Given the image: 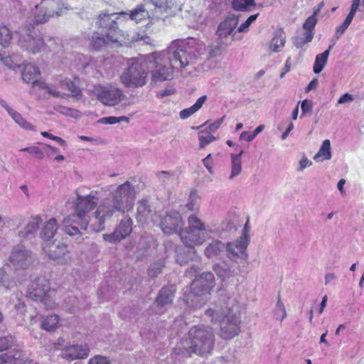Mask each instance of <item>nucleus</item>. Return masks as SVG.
I'll return each mask as SVG.
<instances>
[{"instance_id":"1","label":"nucleus","mask_w":364,"mask_h":364,"mask_svg":"<svg viewBox=\"0 0 364 364\" xmlns=\"http://www.w3.org/2000/svg\"><path fill=\"white\" fill-rule=\"evenodd\" d=\"M237 300L230 296H222L214 304V308L208 309L205 314L213 323H220V337L231 339L240 332V315L235 311Z\"/></svg>"},{"instance_id":"2","label":"nucleus","mask_w":364,"mask_h":364,"mask_svg":"<svg viewBox=\"0 0 364 364\" xmlns=\"http://www.w3.org/2000/svg\"><path fill=\"white\" fill-rule=\"evenodd\" d=\"M134 187L128 181L119 186L112 193V198L103 199L96 209L98 218L97 228H100L107 219L110 218L116 212L125 213L132 210L134 206Z\"/></svg>"},{"instance_id":"3","label":"nucleus","mask_w":364,"mask_h":364,"mask_svg":"<svg viewBox=\"0 0 364 364\" xmlns=\"http://www.w3.org/2000/svg\"><path fill=\"white\" fill-rule=\"evenodd\" d=\"M190 346L186 349L187 353L200 356L211 353L214 348L215 335L211 328L198 324L190 328L188 333Z\"/></svg>"},{"instance_id":"4","label":"nucleus","mask_w":364,"mask_h":364,"mask_svg":"<svg viewBox=\"0 0 364 364\" xmlns=\"http://www.w3.org/2000/svg\"><path fill=\"white\" fill-rule=\"evenodd\" d=\"M215 284L214 275L211 272H205L197 275L193 279L188 289V294L185 292L184 301L187 305L193 302L196 297L210 294Z\"/></svg>"},{"instance_id":"5","label":"nucleus","mask_w":364,"mask_h":364,"mask_svg":"<svg viewBox=\"0 0 364 364\" xmlns=\"http://www.w3.org/2000/svg\"><path fill=\"white\" fill-rule=\"evenodd\" d=\"M171 66H162L152 73L154 82L171 80L173 77L174 68H185L188 65V56L186 50L177 49L170 60Z\"/></svg>"},{"instance_id":"6","label":"nucleus","mask_w":364,"mask_h":364,"mask_svg":"<svg viewBox=\"0 0 364 364\" xmlns=\"http://www.w3.org/2000/svg\"><path fill=\"white\" fill-rule=\"evenodd\" d=\"M33 253L23 245L13 247L6 264L17 273L27 269L34 262Z\"/></svg>"},{"instance_id":"7","label":"nucleus","mask_w":364,"mask_h":364,"mask_svg":"<svg viewBox=\"0 0 364 364\" xmlns=\"http://www.w3.org/2000/svg\"><path fill=\"white\" fill-rule=\"evenodd\" d=\"M134 38V35L129 38L128 33H124L122 31L113 35H111V33H107L105 36L99 33H94L90 38V46L94 50H99L114 43H119L120 46L128 45L133 42Z\"/></svg>"},{"instance_id":"8","label":"nucleus","mask_w":364,"mask_h":364,"mask_svg":"<svg viewBox=\"0 0 364 364\" xmlns=\"http://www.w3.org/2000/svg\"><path fill=\"white\" fill-rule=\"evenodd\" d=\"M77 198L74 203V210L85 219H90L92 217L91 213L95 208L99 200L97 193L92 191L87 196H81L76 191Z\"/></svg>"},{"instance_id":"9","label":"nucleus","mask_w":364,"mask_h":364,"mask_svg":"<svg viewBox=\"0 0 364 364\" xmlns=\"http://www.w3.org/2000/svg\"><path fill=\"white\" fill-rule=\"evenodd\" d=\"M136 16V9H132L129 13L127 11H122L118 14H101L98 20L96 22L97 26L100 28H105L108 31L107 33H111V35L114 33H118L120 31H117V25L116 22V19H119V17H124L126 19H135Z\"/></svg>"},{"instance_id":"10","label":"nucleus","mask_w":364,"mask_h":364,"mask_svg":"<svg viewBox=\"0 0 364 364\" xmlns=\"http://www.w3.org/2000/svg\"><path fill=\"white\" fill-rule=\"evenodd\" d=\"M18 45L23 50L32 54L46 51V46L45 39L40 34L33 35L27 32L19 34Z\"/></svg>"},{"instance_id":"11","label":"nucleus","mask_w":364,"mask_h":364,"mask_svg":"<svg viewBox=\"0 0 364 364\" xmlns=\"http://www.w3.org/2000/svg\"><path fill=\"white\" fill-rule=\"evenodd\" d=\"M183 225V221L181 215L177 210L168 212L160 223L162 232L168 234V235L173 232H179Z\"/></svg>"},{"instance_id":"12","label":"nucleus","mask_w":364,"mask_h":364,"mask_svg":"<svg viewBox=\"0 0 364 364\" xmlns=\"http://www.w3.org/2000/svg\"><path fill=\"white\" fill-rule=\"evenodd\" d=\"M50 290L49 279L44 276L38 277L31 283L27 296L34 301L43 300Z\"/></svg>"},{"instance_id":"13","label":"nucleus","mask_w":364,"mask_h":364,"mask_svg":"<svg viewBox=\"0 0 364 364\" xmlns=\"http://www.w3.org/2000/svg\"><path fill=\"white\" fill-rule=\"evenodd\" d=\"M124 95L122 91L112 86L102 87L97 93V100L107 106H114L120 102Z\"/></svg>"},{"instance_id":"14","label":"nucleus","mask_w":364,"mask_h":364,"mask_svg":"<svg viewBox=\"0 0 364 364\" xmlns=\"http://www.w3.org/2000/svg\"><path fill=\"white\" fill-rule=\"evenodd\" d=\"M48 257L58 264H68L71 262V256L68 246L63 243L51 245L45 250Z\"/></svg>"},{"instance_id":"15","label":"nucleus","mask_w":364,"mask_h":364,"mask_svg":"<svg viewBox=\"0 0 364 364\" xmlns=\"http://www.w3.org/2000/svg\"><path fill=\"white\" fill-rule=\"evenodd\" d=\"M96 216L97 214L95 210L93 212L92 217L90 219L86 220L82 216L78 215V214L75 212L72 215H68L65 218H70L71 221H69L70 223H68V225H71V226L79 225L81 230H83V231L86 230L88 225H90L93 231L100 232L105 228V223H102V226L98 228L97 225L99 224V217L97 218Z\"/></svg>"},{"instance_id":"16","label":"nucleus","mask_w":364,"mask_h":364,"mask_svg":"<svg viewBox=\"0 0 364 364\" xmlns=\"http://www.w3.org/2000/svg\"><path fill=\"white\" fill-rule=\"evenodd\" d=\"M181 241L186 247L194 248L196 245H202L205 241V233L201 232L188 227L179 231Z\"/></svg>"},{"instance_id":"17","label":"nucleus","mask_w":364,"mask_h":364,"mask_svg":"<svg viewBox=\"0 0 364 364\" xmlns=\"http://www.w3.org/2000/svg\"><path fill=\"white\" fill-rule=\"evenodd\" d=\"M321 8H317L312 16L308 17L306 20L304 21L302 27L306 31V33H304V40H299L296 39L294 41V44L296 47H302L303 45L308 43V42H310L312 41L314 38V31L315 29V27L316 26L317 23V18L316 16L319 13Z\"/></svg>"},{"instance_id":"18","label":"nucleus","mask_w":364,"mask_h":364,"mask_svg":"<svg viewBox=\"0 0 364 364\" xmlns=\"http://www.w3.org/2000/svg\"><path fill=\"white\" fill-rule=\"evenodd\" d=\"M90 352L87 345H70L64 348L61 351V356L69 360L82 359L86 358Z\"/></svg>"},{"instance_id":"19","label":"nucleus","mask_w":364,"mask_h":364,"mask_svg":"<svg viewBox=\"0 0 364 364\" xmlns=\"http://www.w3.org/2000/svg\"><path fill=\"white\" fill-rule=\"evenodd\" d=\"M127 63L129 66L122 72L120 82L127 88H134L136 87V60L131 58Z\"/></svg>"},{"instance_id":"20","label":"nucleus","mask_w":364,"mask_h":364,"mask_svg":"<svg viewBox=\"0 0 364 364\" xmlns=\"http://www.w3.org/2000/svg\"><path fill=\"white\" fill-rule=\"evenodd\" d=\"M237 23V17L232 16L226 18L218 26V35L220 38H228V36H231L232 39L235 40V35L237 33L235 29Z\"/></svg>"},{"instance_id":"21","label":"nucleus","mask_w":364,"mask_h":364,"mask_svg":"<svg viewBox=\"0 0 364 364\" xmlns=\"http://www.w3.org/2000/svg\"><path fill=\"white\" fill-rule=\"evenodd\" d=\"M0 105L2 107H4L8 114L12 118V119L20 127L25 130L35 131L36 129L33 124L28 122L26 119H24L22 115L14 109L11 107L9 106L7 102L0 97Z\"/></svg>"},{"instance_id":"22","label":"nucleus","mask_w":364,"mask_h":364,"mask_svg":"<svg viewBox=\"0 0 364 364\" xmlns=\"http://www.w3.org/2000/svg\"><path fill=\"white\" fill-rule=\"evenodd\" d=\"M176 290V286L174 284L163 287L159 291L158 296L156 297L154 301L156 305L158 306H164L172 303Z\"/></svg>"},{"instance_id":"23","label":"nucleus","mask_w":364,"mask_h":364,"mask_svg":"<svg viewBox=\"0 0 364 364\" xmlns=\"http://www.w3.org/2000/svg\"><path fill=\"white\" fill-rule=\"evenodd\" d=\"M42 218L40 215L31 217L26 226L18 231V236L23 240L31 239L38 230Z\"/></svg>"},{"instance_id":"24","label":"nucleus","mask_w":364,"mask_h":364,"mask_svg":"<svg viewBox=\"0 0 364 364\" xmlns=\"http://www.w3.org/2000/svg\"><path fill=\"white\" fill-rule=\"evenodd\" d=\"M59 225L55 218H50L45 222L41 232L40 236L44 240H51L57 233Z\"/></svg>"},{"instance_id":"25","label":"nucleus","mask_w":364,"mask_h":364,"mask_svg":"<svg viewBox=\"0 0 364 364\" xmlns=\"http://www.w3.org/2000/svg\"><path fill=\"white\" fill-rule=\"evenodd\" d=\"M40 75L39 69L37 66L32 64H26L21 71L22 79L27 83L32 82L33 87H38V85H34L35 82H41L37 80V77Z\"/></svg>"},{"instance_id":"26","label":"nucleus","mask_w":364,"mask_h":364,"mask_svg":"<svg viewBox=\"0 0 364 364\" xmlns=\"http://www.w3.org/2000/svg\"><path fill=\"white\" fill-rule=\"evenodd\" d=\"M155 211L150 209V205L146 200H141L138 205V221L148 223L154 221Z\"/></svg>"},{"instance_id":"27","label":"nucleus","mask_w":364,"mask_h":364,"mask_svg":"<svg viewBox=\"0 0 364 364\" xmlns=\"http://www.w3.org/2000/svg\"><path fill=\"white\" fill-rule=\"evenodd\" d=\"M243 242L242 239L240 237L239 240L235 242H229L227 245L228 249V257L232 260H237L238 258L246 259L247 257V248L244 250H240L239 248L238 245L242 244Z\"/></svg>"},{"instance_id":"28","label":"nucleus","mask_w":364,"mask_h":364,"mask_svg":"<svg viewBox=\"0 0 364 364\" xmlns=\"http://www.w3.org/2000/svg\"><path fill=\"white\" fill-rule=\"evenodd\" d=\"M57 16H59L58 13H55ZM55 12L53 11L48 10V9L42 6H36V11L34 13V19L36 23H45L50 18L53 17Z\"/></svg>"},{"instance_id":"29","label":"nucleus","mask_w":364,"mask_h":364,"mask_svg":"<svg viewBox=\"0 0 364 364\" xmlns=\"http://www.w3.org/2000/svg\"><path fill=\"white\" fill-rule=\"evenodd\" d=\"M206 99L207 97L205 95H202L197 100L194 105L191 106V107L181 110L179 114L181 119H187V117L195 114L196 111L199 110V109L201 108L203 103L205 102Z\"/></svg>"},{"instance_id":"30","label":"nucleus","mask_w":364,"mask_h":364,"mask_svg":"<svg viewBox=\"0 0 364 364\" xmlns=\"http://www.w3.org/2000/svg\"><path fill=\"white\" fill-rule=\"evenodd\" d=\"M332 46H329L328 50H324L321 54L316 56V60L314 65V72L315 73H321L324 68L328 61V58L330 55V51L332 49Z\"/></svg>"},{"instance_id":"31","label":"nucleus","mask_w":364,"mask_h":364,"mask_svg":"<svg viewBox=\"0 0 364 364\" xmlns=\"http://www.w3.org/2000/svg\"><path fill=\"white\" fill-rule=\"evenodd\" d=\"M232 8L236 11L247 12L255 8V0H232Z\"/></svg>"},{"instance_id":"32","label":"nucleus","mask_w":364,"mask_h":364,"mask_svg":"<svg viewBox=\"0 0 364 364\" xmlns=\"http://www.w3.org/2000/svg\"><path fill=\"white\" fill-rule=\"evenodd\" d=\"M224 245L220 241H214L210 243L205 249V254L208 258H214L223 252Z\"/></svg>"},{"instance_id":"33","label":"nucleus","mask_w":364,"mask_h":364,"mask_svg":"<svg viewBox=\"0 0 364 364\" xmlns=\"http://www.w3.org/2000/svg\"><path fill=\"white\" fill-rule=\"evenodd\" d=\"M1 61L9 68L15 69L20 67L21 59L17 55H6L5 52L0 53Z\"/></svg>"},{"instance_id":"34","label":"nucleus","mask_w":364,"mask_h":364,"mask_svg":"<svg viewBox=\"0 0 364 364\" xmlns=\"http://www.w3.org/2000/svg\"><path fill=\"white\" fill-rule=\"evenodd\" d=\"M60 318L56 314L46 317L41 322V326L46 331H53L59 327Z\"/></svg>"},{"instance_id":"35","label":"nucleus","mask_w":364,"mask_h":364,"mask_svg":"<svg viewBox=\"0 0 364 364\" xmlns=\"http://www.w3.org/2000/svg\"><path fill=\"white\" fill-rule=\"evenodd\" d=\"M69 221L70 220V218H64L63 220V229L65 231V232L70 236H75L76 237V240H79L82 236V232L80 226L78 225H67Z\"/></svg>"},{"instance_id":"36","label":"nucleus","mask_w":364,"mask_h":364,"mask_svg":"<svg viewBox=\"0 0 364 364\" xmlns=\"http://www.w3.org/2000/svg\"><path fill=\"white\" fill-rule=\"evenodd\" d=\"M16 286V282L10 278L5 267L0 269V289L9 290Z\"/></svg>"},{"instance_id":"37","label":"nucleus","mask_w":364,"mask_h":364,"mask_svg":"<svg viewBox=\"0 0 364 364\" xmlns=\"http://www.w3.org/2000/svg\"><path fill=\"white\" fill-rule=\"evenodd\" d=\"M199 148H204L205 146L215 140V137L206 128L198 132Z\"/></svg>"},{"instance_id":"38","label":"nucleus","mask_w":364,"mask_h":364,"mask_svg":"<svg viewBox=\"0 0 364 364\" xmlns=\"http://www.w3.org/2000/svg\"><path fill=\"white\" fill-rule=\"evenodd\" d=\"M330 148V140L326 139L323 141L322 145L318 152L315 155L314 159L315 160H324L330 159L331 157Z\"/></svg>"},{"instance_id":"39","label":"nucleus","mask_w":364,"mask_h":364,"mask_svg":"<svg viewBox=\"0 0 364 364\" xmlns=\"http://www.w3.org/2000/svg\"><path fill=\"white\" fill-rule=\"evenodd\" d=\"M242 153L238 155H235V154H232V172L230 176V178H233L236 177L237 175L240 174L242 172V164L241 159Z\"/></svg>"},{"instance_id":"40","label":"nucleus","mask_w":364,"mask_h":364,"mask_svg":"<svg viewBox=\"0 0 364 364\" xmlns=\"http://www.w3.org/2000/svg\"><path fill=\"white\" fill-rule=\"evenodd\" d=\"M60 86L64 90H69L73 97H78L82 95V92L80 87L70 80H65L61 81Z\"/></svg>"},{"instance_id":"41","label":"nucleus","mask_w":364,"mask_h":364,"mask_svg":"<svg viewBox=\"0 0 364 364\" xmlns=\"http://www.w3.org/2000/svg\"><path fill=\"white\" fill-rule=\"evenodd\" d=\"M12 40V33L6 26H0V45L4 48L10 46Z\"/></svg>"},{"instance_id":"42","label":"nucleus","mask_w":364,"mask_h":364,"mask_svg":"<svg viewBox=\"0 0 364 364\" xmlns=\"http://www.w3.org/2000/svg\"><path fill=\"white\" fill-rule=\"evenodd\" d=\"M188 225L192 230H195L201 232L205 231V223L202 222L200 218L196 215H191L188 218Z\"/></svg>"},{"instance_id":"43","label":"nucleus","mask_w":364,"mask_h":364,"mask_svg":"<svg viewBox=\"0 0 364 364\" xmlns=\"http://www.w3.org/2000/svg\"><path fill=\"white\" fill-rule=\"evenodd\" d=\"M122 235V238L128 236L132 230V221L130 218L124 219L116 229Z\"/></svg>"},{"instance_id":"44","label":"nucleus","mask_w":364,"mask_h":364,"mask_svg":"<svg viewBox=\"0 0 364 364\" xmlns=\"http://www.w3.org/2000/svg\"><path fill=\"white\" fill-rule=\"evenodd\" d=\"M285 42L286 41L283 33L276 34L270 41L269 48L274 52H278L280 48L284 46Z\"/></svg>"},{"instance_id":"45","label":"nucleus","mask_w":364,"mask_h":364,"mask_svg":"<svg viewBox=\"0 0 364 364\" xmlns=\"http://www.w3.org/2000/svg\"><path fill=\"white\" fill-rule=\"evenodd\" d=\"M250 230V218L248 217V218H247L246 223L245 224V226L243 228V230L242 232V235L240 237L242 239L243 242H242V244H240V245L239 244L237 246L242 250H244L245 248H247V247L250 242V235H249Z\"/></svg>"},{"instance_id":"46","label":"nucleus","mask_w":364,"mask_h":364,"mask_svg":"<svg viewBox=\"0 0 364 364\" xmlns=\"http://www.w3.org/2000/svg\"><path fill=\"white\" fill-rule=\"evenodd\" d=\"M129 121V118L126 116H122V117H102L98 119L97 122L100 124H114L116 123H119L122 122H128Z\"/></svg>"},{"instance_id":"47","label":"nucleus","mask_w":364,"mask_h":364,"mask_svg":"<svg viewBox=\"0 0 364 364\" xmlns=\"http://www.w3.org/2000/svg\"><path fill=\"white\" fill-rule=\"evenodd\" d=\"M20 151L28 152L38 159H43L45 157V151L43 149V146L42 148H40L36 146H31L23 148Z\"/></svg>"},{"instance_id":"48","label":"nucleus","mask_w":364,"mask_h":364,"mask_svg":"<svg viewBox=\"0 0 364 364\" xmlns=\"http://www.w3.org/2000/svg\"><path fill=\"white\" fill-rule=\"evenodd\" d=\"M34 85H38V87L42 90H47L48 93L55 97H63L64 94H61L60 92L57 91L56 89L53 87L48 85L45 82H35Z\"/></svg>"},{"instance_id":"49","label":"nucleus","mask_w":364,"mask_h":364,"mask_svg":"<svg viewBox=\"0 0 364 364\" xmlns=\"http://www.w3.org/2000/svg\"><path fill=\"white\" fill-rule=\"evenodd\" d=\"M259 15V13L252 14L249 18H247L245 22L242 23L240 27L237 28L238 33H247L249 31V28L251 23L255 22V21L257 19L258 16Z\"/></svg>"},{"instance_id":"50","label":"nucleus","mask_w":364,"mask_h":364,"mask_svg":"<svg viewBox=\"0 0 364 364\" xmlns=\"http://www.w3.org/2000/svg\"><path fill=\"white\" fill-rule=\"evenodd\" d=\"M14 340L12 336L0 338V352L6 350L14 346Z\"/></svg>"},{"instance_id":"51","label":"nucleus","mask_w":364,"mask_h":364,"mask_svg":"<svg viewBox=\"0 0 364 364\" xmlns=\"http://www.w3.org/2000/svg\"><path fill=\"white\" fill-rule=\"evenodd\" d=\"M102 237L105 241L111 243H115L123 239L122 235H120V233L117 230L111 234H104Z\"/></svg>"},{"instance_id":"52","label":"nucleus","mask_w":364,"mask_h":364,"mask_svg":"<svg viewBox=\"0 0 364 364\" xmlns=\"http://www.w3.org/2000/svg\"><path fill=\"white\" fill-rule=\"evenodd\" d=\"M164 264L161 262H154L149 266V275L156 277L160 273L162 268L164 267Z\"/></svg>"},{"instance_id":"53","label":"nucleus","mask_w":364,"mask_h":364,"mask_svg":"<svg viewBox=\"0 0 364 364\" xmlns=\"http://www.w3.org/2000/svg\"><path fill=\"white\" fill-rule=\"evenodd\" d=\"M16 355L11 353L0 354V364L12 363L16 359Z\"/></svg>"},{"instance_id":"54","label":"nucleus","mask_w":364,"mask_h":364,"mask_svg":"<svg viewBox=\"0 0 364 364\" xmlns=\"http://www.w3.org/2000/svg\"><path fill=\"white\" fill-rule=\"evenodd\" d=\"M43 302L45 307L48 309H53L56 307L57 304L50 294H47L43 300H39Z\"/></svg>"},{"instance_id":"55","label":"nucleus","mask_w":364,"mask_h":364,"mask_svg":"<svg viewBox=\"0 0 364 364\" xmlns=\"http://www.w3.org/2000/svg\"><path fill=\"white\" fill-rule=\"evenodd\" d=\"M60 112L65 115L70 116L74 118H77L80 115V112L77 111V109H72V108H68L65 107H61Z\"/></svg>"},{"instance_id":"56","label":"nucleus","mask_w":364,"mask_h":364,"mask_svg":"<svg viewBox=\"0 0 364 364\" xmlns=\"http://www.w3.org/2000/svg\"><path fill=\"white\" fill-rule=\"evenodd\" d=\"M89 364H110L107 358L102 355H96L89 360Z\"/></svg>"},{"instance_id":"57","label":"nucleus","mask_w":364,"mask_h":364,"mask_svg":"<svg viewBox=\"0 0 364 364\" xmlns=\"http://www.w3.org/2000/svg\"><path fill=\"white\" fill-rule=\"evenodd\" d=\"M312 109V102L311 100L305 99L301 102V116L309 113Z\"/></svg>"},{"instance_id":"58","label":"nucleus","mask_w":364,"mask_h":364,"mask_svg":"<svg viewBox=\"0 0 364 364\" xmlns=\"http://www.w3.org/2000/svg\"><path fill=\"white\" fill-rule=\"evenodd\" d=\"M46 41V50L48 51H54L57 48L56 41L53 38H49L48 39H45Z\"/></svg>"},{"instance_id":"59","label":"nucleus","mask_w":364,"mask_h":364,"mask_svg":"<svg viewBox=\"0 0 364 364\" xmlns=\"http://www.w3.org/2000/svg\"><path fill=\"white\" fill-rule=\"evenodd\" d=\"M43 149L45 151V156L46 155L48 157H50L53 154H56L58 152V149L57 148L46 144H43Z\"/></svg>"},{"instance_id":"60","label":"nucleus","mask_w":364,"mask_h":364,"mask_svg":"<svg viewBox=\"0 0 364 364\" xmlns=\"http://www.w3.org/2000/svg\"><path fill=\"white\" fill-rule=\"evenodd\" d=\"M354 98L352 95V94L350 93H345L341 95L340 99L338 101V104H344L348 102H353Z\"/></svg>"},{"instance_id":"61","label":"nucleus","mask_w":364,"mask_h":364,"mask_svg":"<svg viewBox=\"0 0 364 364\" xmlns=\"http://www.w3.org/2000/svg\"><path fill=\"white\" fill-rule=\"evenodd\" d=\"M224 118L218 119L215 121L213 123L210 124L208 127V130L211 133L214 132L215 131L218 130V129L220 128V125L222 124L223 122Z\"/></svg>"},{"instance_id":"62","label":"nucleus","mask_w":364,"mask_h":364,"mask_svg":"<svg viewBox=\"0 0 364 364\" xmlns=\"http://www.w3.org/2000/svg\"><path fill=\"white\" fill-rule=\"evenodd\" d=\"M357 11L354 9L353 8H350V12L348 14L346 18L343 21V23L346 24V26L348 28L349 26L351 24L353 17L355 16V13Z\"/></svg>"},{"instance_id":"63","label":"nucleus","mask_w":364,"mask_h":364,"mask_svg":"<svg viewBox=\"0 0 364 364\" xmlns=\"http://www.w3.org/2000/svg\"><path fill=\"white\" fill-rule=\"evenodd\" d=\"M357 11L354 9L353 8H350V12L348 14L346 18L343 21V23L346 24V26L348 28L349 26L351 24L353 17L355 16V13Z\"/></svg>"},{"instance_id":"64","label":"nucleus","mask_w":364,"mask_h":364,"mask_svg":"<svg viewBox=\"0 0 364 364\" xmlns=\"http://www.w3.org/2000/svg\"><path fill=\"white\" fill-rule=\"evenodd\" d=\"M357 11L354 9L353 8H350V12L348 14L346 18L343 21V23L346 24V26L348 28L349 26L351 24L353 17L355 16V13Z\"/></svg>"}]
</instances>
